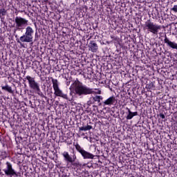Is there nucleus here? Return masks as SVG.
Returning <instances> with one entry per match:
<instances>
[{"instance_id": "obj_7", "label": "nucleus", "mask_w": 177, "mask_h": 177, "mask_svg": "<svg viewBox=\"0 0 177 177\" xmlns=\"http://www.w3.org/2000/svg\"><path fill=\"white\" fill-rule=\"evenodd\" d=\"M77 151L82 155L84 159H93L95 156L84 149V148L81 147V146L78 144L75 145Z\"/></svg>"}, {"instance_id": "obj_3", "label": "nucleus", "mask_w": 177, "mask_h": 177, "mask_svg": "<svg viewBox=\"0 0 177 177\" xmlns=\"http://www.w3.org/2000/svg\"><path fill=\"white\" fill-rule=\"evenodd\" d=\"M26 80H28L29 87L30 89L33 90L36 93H37L41 97H44V95L40 90L39 84L35 81L34 77H32L28 75L24 79V82H25Z\"/></svg>"}, {"instance_id": "obj_20", "label": "nucleus", "mask_w": 177, "mask_h": 177, "mask_svg": "<svg viewBox=\"0 0 177 177\" xmlns=\"http://www.w3.org/2000/svg\"><path fill=\"white\" fill-rule=\"evenodd\" d=\"M71 164L75 169L78 168L80 166V162L78 161L75 162V160L74 162L71 163Z\"/></svg>"}, {"instance_id": "obj_27", "label": "nucleus", "mask_w": 177, "mask_h": 177, "mask_svg": "<svg viewBox=\"0 0 177 177\" xmlns=\"http://www.w3.org/2000/svg\"><path fill=\"white\" fill-rule=\"evenodd\" d=\"M37 32H36V33H35V37H37Z\"/></svg>"}, {"instance_id": "obj_30", "label": "nucleus", "mask_w": 177, "mask_h": 177, "mask_svg": "<svg viewBox=\"0 0 177 177\" xmlns=\"http://www.w3.org/2000/svg\"><path fill=\"white\" fill-rule=\"evenodd\" d=\"M111 38L113 39V36H111Z\"/></svg>"}, {"instance_id": "obj_12", "label": "nucleus", "mask_w": 177, "mask_h": 177, "mask_svg": "<svg viewBox=\"0 0 177 177\" xmlns=\"http://www.w3.org/2000/svg\"><path fill=\"white\" fill-rule=\"evenodd\" d=\"M126 109L128 111V113H127V115L126 117L127 120H130L133 119V117L138 115V113L137 111L131 112V111L128 107H127Z\"/></svg>"}, {"instance_id": "obj_19", "label": "nucleus", "mask_w": 177, "mask_h": 177, "mask_svg": "<svg viewBox=\"0 0 177 177\" xmlns=\"http://www.w3.org/2000/svg\"><path fill=\"white\" fill-rule=\"evenodd\" d=\"M6 15V10L5 8H1L0 10V17H4Z\"/></svg>"}, {"instance_id": "obj_6", "label": "nucleus", "mask_w": 177, "mask_h": 177, "mask_svg": "<svg viewBox=\"0 0 177 177\" xmlns=\"http://www.w3.org/2000/svg\"><path fill=\"white\" fill-rule=\"evenodd\" d=\"M6 168L4 169L3 171H4L5 174L7 176L10 177H21V174L20 172H17L13 168L12 165L10 162H7L6 163Z\"/></svg>"}, {"instance_id": "obj_22", "label": "nucleus", "mask_w": 177, "mask_h": 177, "mask_svg": "<svg viewBox=\"0 0 177 177\" xmlns=\"http://www.w3.org/2000/svg\"><path fill=\"white\" fill-rule=\"evenodd\" d=\"M171 10L174 11V12L177 13V5H174L173 8H171Z\"/></svg>"}, {"instance_id": "obj_17", "label": "nucleus", "mask_w": 177, "mask_h": 177, "mask_svg": "<svg viewBox=\"0 0 177 177\" xmlns=\"http://www.w3.org/2000/svg\"><path fill=\"white\" fill-rule=\"evenodd\" d=\"M93 127L91 125H87L86 127H82L79 128L80 131H87L92 129Z\"/></svg>"}, {"instance_id": "obj_11", "label": "nucleus", "mask_w": 177, "mask_h": 177, "mask_svg": "<svg viewBox=\"0 0 177 177\" xmlns=\"http://www.w3.org/2000/svg\"><path fill=\"white\" fill-rule=\"evenodd\" d=\"M117 103V100L114 96H111L109 98H108L106 100L103 102L102 106H112L115 105Z\"/></svg>"}, {"instance_id": "obj_14", "label": "nucleus", "mask_w": 177, "mask_h": 177, "mask_svg": "<svg viewBox=\"0 0 177 177\" xmlns=\"http://www.w3.org/2000/svg\"><path fill=\"white\" fill-rule=\"evenodd\" d=\"M88 48L93 53H96L98 49V46L94 41H91L89 43Z\"/></svg>"}, {"instance_id": "obj_32", "label": "nucleus", "mask_w": 177, "mask_h": 177, "mask_svg": "<svg viewBox=\"0 0 177 177\" xmlns=\"http://www.w3.org/2000/svg\"><path fill=\"white\" fill-rule=\"evenodd\" d=\"M137 177H138V176Z\"/></svg>"}, {"instance_id": "obj_23", "label": "nucleus", "mask_w": 177, "mask_h": 177, "mask_svg": "<svg viewBox=\"0 0 177 177\" xmlns=\"http://www.w3.org/2000/svg\"><path fill=\"white\" fill-rule=\"evenodd\" d=\"M160 117L162 119H165V115L163 113H160Z\"/></svg>"}, {"instance_id": "obj_8", "label": "nucleus", "mask_w": 177, "mask_h": 177, "mask_svg": "<svg viewBox=\"0 0 177 177\" xmlns=\"http://www.w3.org/2000/svg\"><path fill=\"white\" fill-rule=\"evenodd\" d=\"M17 42L19 44L22 48H26L25 43H32V39L27 36L25 33L22 36H20L19 39H17Z\"/></svg>"}, {"instance_id": "obj_25", "label": "nucleus", "mask_w": 177, "mask_h": 177, "mask_svg": "<svg viewBox=\"0 0 177 177\" xmlns=\"http://www.w3.org/2000/svg\"><path fill=\"white\" fill-rule=\"evenodd\" d=\"M96 93L98 94V95H100L102 93V91L100 90H97Z\"/></svg>"}, {"instance_id": "obj_5", "label": "nucleus", "mask_w": 177, "mask_h": 177, "mask_svg": "<svg viewBox=\"0 0 177 177\" xmlns=\"http://www.w3.org/2000/svg\"><path fill=\"white\" fill-rule=\"evenodd\" d=\"M28 19H25V18H22V17H17L15 18V25H14V32L15 33L17 31L24 30L28 26Z\"/></svg>"}, {"instance_id": "obj_26", "label": "nucleus", "mask_w": 177, "mask_h": 177, "mask_svg": "<svg viewBox=\"0 0 177 177\" xmlns=\"http://www.w3.org/2000/svg\"><path fill=\"white\" fill-rule=\"evenodd\" d=\"M62 177H68V176H67L66 174H63Z\"/></svg>"}, {"instance_id": "obj_16", "label": "nucleus", "mask_w": 177, "mask_h": 177, "mask_svg": "<svg viewBox=\"0 0 177 177\" xmlns=\"http://www.w3.org/2000/svg\"><path fill=\"white\" fill-rule=\"evenodd\" d=\"M1 87L3 91H7L10 94H12L14 93V91L12 90V88L8 84H6V86H1Z\"/></svg>"}, {"instance_id": "obj_21", "label": "nucleus", "mask_w": 177, "mask_h": 177, "mask_svg": "<svg viewBox=\"0 0 177 177\" xmlns=\"http://www.w3.org/2000/svg\"><path fill=\"white\" fill-rule=\"evenodd\" d=\"M95 100V99H94V97H91L90 98V100L88 101V102H87L88 105V106H91V104H95V100Z\"/></svg>"}, {"instance_id": "obj_10", "label": "nucleus", "mask_w": 177, "mask_h": 177, "mask_svg": "<svg viewBox=\"0 0 177 177\" xmlns=\"http://www.w3.org/2000/svg\"><path fill=\"white\" fill-rule=\"evenodd\" d=\"M165 44H167V46L171 49L173 50H177V43L176 41H171L169 38H167V35L165 36V39H164Z\"/></svg>"}, {"instance_id": "obj_18", "label": "nucleus", "mask_w": 177, "mask_h": 177, "mask_svg": "<svg viewBox=\"0 0 177 177\" xmlns=\"http://www.w3.org/2000/svg\"><path fill=\"white\" fill-rule=\"evenodd\" d=\"M0 157L2 158V159H5L8 157V153L5 151H2L0 155Z\"/></svg>"}, {"instance_id": "obj_28", "label": "nucleus", "mask_w": 177, "mask_h": 177, "mask_svg": "<svg viewBox=\"0 0 177 177\" xmlns=\"http://www.w3.org/2000/svg\"><path fill=\"white\" fill-rule=\"evenodd\" d=\"M149 89H151V87H149Z\"/></svg>"}, {"instance_id": "obj_4", "label": "nucleus", "mask_w": 177, "mask_h": 177, "mask_svg": "<svg viewBox=\"0 0 177 177\" xmlns=\"http://www.w3.org/2000/svg\"><path fill=\"white\" fill-rule=\"evenodd\" d=\"M53 84V88L54 89V95L55 97H60L64 100L71 101V99L68 98L66 94H64L62 91L59 88V83L57 79L50 78Z\"/></svg>"}, {"instance_id": "obj_15", "label": "nucleus", "mask_w": 177, "mask_h": 177, "mask_svg": "<svg viewBox=\"0 0 177 177\" xmlns=\"http://www.w3.org/2000/svg\"><path fill=\"white\" fill-rule=\"evenodd\" d=\"M93 97H94L95 103L97 102L99 106H103V102H101V100H103L102 96L95 95Z\"/></svg>"}, {"instance_id": "obj_13", "label": "nucleus", "mask_w": 177, "mask_h": 177, "mask_svg": "<svg viewBox=\"0 0 177 177\" xmlns=\"http://www.w3.org/2000/svg\"><path fill=\"white\" fill-rule=\"evenodd\" d=\"M24 34L33 40L34 30L31 26H27V28H26V32Z\"/></svg>"}, {"instance_id": "obj_31", "label": "nucleus", "mask_w": 177, "mask_h": 177, "mask_svg": "<svg viewBox=\"0 0 177 177\" xmlns=\"http://www.w3.org/2000/svg\"><path fill=\"white\" fill-rule=\"evenodd\" d=\"M0 31H1V28H0Z\"/></svg>"}, {"instance_id": "obj_29", "label": "nucleus", "mask_w": 177, "mask_h": 177, "mask_svg": "<svg viewBox=\"0 0 177 177\" xmlns=\"http://www.w3.org/2000/svg\"><path fill=\"white\" fill-rule=\"evenodd\" d=\"M15 37H17V35H16Z\"/></svg>"}, {"instance_id": "obj_2", "label": "nucleus", "mask_w": 177, "mask_h": 177, "mask_svg": "<svg viewBox=\"0 0 177 177\" xmlns=\"http://www.w3.org/2000/svg\"><path fill=\"white\" fill-rule=\"evenodd\" d=\"M144 30H147L148 32L153 34V35H158L160 30L162 29L161 25H158L152 22L151 19L146 21L144 26Z\"/></svg>"}, {"instance_id": "obj_1", "label": "nucleus", "mask_w": 177, "mask_h": 177, "mask_svg": "<svg viewBox=\"0 0 177 177\" xmlns=\"http://www.w3.org/2000/svg\"><path fill=\"white\" fill-rule=\"evenodd\" d=\"M73 87L75 91V93L73 91L70 92V95L71 96V97H68V98L71 100H68L69 102L73 101L75 94H76L79 96H82V95H91L94 93L93 88H90L89 87L86 86V85H84L78 80H77L76 81L74 82V83L73 84Z\"/></svg>"}, {"instance_id": "obj_24", "label": "nucleus", "mask_w": 177, "mask_h": 177, "mask_svg": "<svg viewBox=\"0 0 177 177\" xmlns=\"http://www.w3.org/2000/svg\"><path fill=\"white\" fill-rule=\"evenodd\" d=\"M0 19H1V21L2 22V23H3V21H4V17H0Z\"/></svg>"}, {"instance_id": "obj_9", "label": "nucleus", "mask_w": 177, "mask_h": 177, "mask_svg": "<svg viewBox=\"0 0 177 177\" xmlns=\"http://www.w3.org/2000/svg\"><path fill=\"white\" fill-rule=\"evenodd\" d=\"M62 156L64 157V160L67 162V165H68L69 163L74 162L75 160L77 159V156L75 154H74L73 157H71L67 151H64L62 153Z\"/></svg>"}]
</instances>
